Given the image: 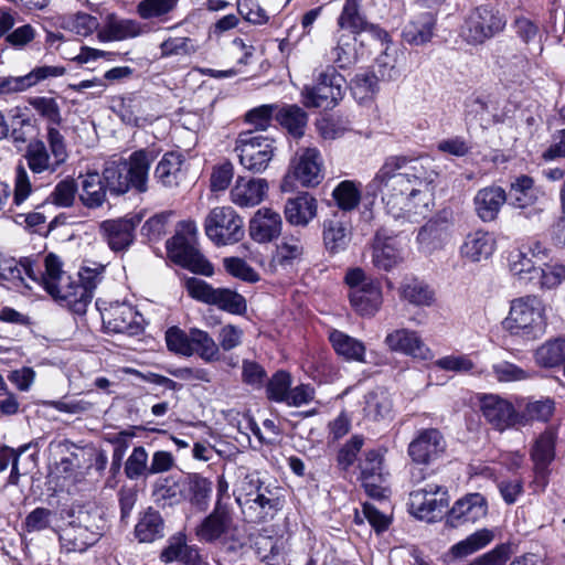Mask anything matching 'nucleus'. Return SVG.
Instances as JSON below:
<instances>
[{"mask_svg": "<svg viewBox=\"0 0 565 565\" xmlns=\"http://www.w3.org/2000/svg\"><path fill=\"white\" fill-rule=\"evenodd\" d=\"M437 178L430 157L393 154L384 159L366 189L381 196L395 218L425 215L433 204Z\"/></svg>", "mask_w": 565, "mask_h": 565, "instance_id": "obj_1", "label": "nucleus"}, {"mask_svg": "<svg viewBox=\"0 0 565 565\" xmlns=\"http://www.w3.org/2000/svg\"><path fill=\"white\" fill-rule=\"evenodd\" d=\"M103 270V266L94 269L85 267L79 273L81 281L77 282L62 269L61 259L51 253L44 258V273L39 286H42L54 300L82 315L86 312L93 299V291L100 280Z\"/></svg>", "mask_w": 565, "mask_h": 565, "instance_id": "obj_2", "label": "nucleus"}, {"mask_svg": "<svg viewBox=\"0 0 565 565\" xmlns=\"http://www.w3.org/2000/svg\"><path fill=\"white\" fill-rule=\"evenodd\" d=\"M153 160L151 151L141 149L132 152L126 160L107 161L102 175L108 191L116 195L125 194L130 189L139 193L146 192Z\"/></svg>", "mask_w": 565, "mask_h": 565, "instance_id": "obj_3", "label": "nucleus"}, {"mask_svg": "<svg viewBox=\"0 0 565 565\" xmlns=\"http://www.w3.org/2000/svg\"><path fill=\"white\" fill-rule=\"evenodd\" d=\"M545 305L537 296H524L512 300L502 327L513 337L526 341L541 338L546 330Z\"/></svg>", "mask_w": 565, "mask_h": 565, "instance_id": "obj_4", "label": "nucleus"}, {"mask_svg": "<svg viewBox=\"0 0 565 565\" xmlns=\"http://www.w3.org/2000/svg\"><path fill=\"white\" fill-rule=\"evenodd\" d=\"M204 231L214 245H233L245 235L244 220L232 206H216L206 215Z\"/></svg>", "mask_w": 565, "mask_h": 565, "instance_id": "obj_5", "label": "nucleus"}, {"mask_svg": "<svg viewBox=\"0 0 565 565\" xmlns=\"http://www.w3.org/2000/svg\"><path fill=\"white\" fill-rule=\"evenodd\" d=\"M234 150L245 169L260 173L274 157V139L252 130L242 131L236 138Z\"/></svg>", "mask_w": 565, "mask_h": 565, "instance_id": "obj_6", "label": "nucleus"}, {"mask_svg": "<svg viewBox=\"0 0 565 565\" xmlns=\"http://www.w3.org/2000/svg\"><path fill=\"white\" fill-rule=\"evenodd\" d=\"M504 26L505 20L498 10L489 4H481L468 13L461 35L470 44H481Z\"/></svg>", "mask_w": 565, "mask_h": 565, "instance_id": "obj_7", "label": "nucleus"}, {"mask_svg": "<svg viewBox=\"0 0 565 565\" xmlns=\"http://www.w3.org/2000/svg\"><path fill=\"white\" fill-rule=\"evenodd\" d=\"M449 502L446 488L426 483L409 493V510L418 519L434 522L441 518Z\"/></svg>", "mask_w": 565, "mask_h": 565, "instance_id": "obj_8", "label": "nucleus"}, {"mask_svg": "<svg viewBox=\"0 0 565 565\" xmlns=\"http://www.w3.org/2000/svg\"><path fill=\"white\" fill-rule=\"evenodd\" d=\"M189 295L202 302L217 306L220 309L231 313L239 315L246 310L244 297L227 288H213L199 278H189L185 281Z\"/></svg>", "mask_w": 565, "mask_h": 565, "instance_id": "obj_9", "label": "nucleus"}, {"mask_svg": "<svg viewBox=\"0 0 565 565\" xmlns=\"http://www.w3.org/2000/svg\"><path fill=\"white\" fill-rule=\"evenodd\" d=\"M345 78L341 73H321L319 82L305 86L301 95L306 107L332 108L342 98V84Z\"/></svg>", "mask_w": 565, "mask_h": 565, "instance_id": "obj_10", "label": "nucleus"}, {"mask_svg": "<svg viewBox=\"0 0 565 565\" xmlns=\"http://www.w3.org/2000/svg\"><path fill=\"white\" fill-rule=\"evenodd\" d=\"M170 259L189 270L204 276L213 275V266L196 248L195 243L183 234H175L167 242Z\"/></svg>", "mask_w": 565, "mask_h": 565, "instance_id": "obj_11", "label": "nucleus"}, {"mask_svg": "<svg viewBox=\"0 0 565 565\" xmlns=\"http://www.w3.org/2000/svg\"><path fill=\"white\" fill-rule=\"evenodd\" d=\"M107 332L137 335L142 331V316L129 303L114 302L102 311Z\"/></svg>", "mask_w": 565, "mask_h": 565, "instance_id": "obj_12", "label": "nucleus"}, {"mask_svg": "<svg viewBox=\"0 0 565 565\" xmlns=\"http://www.w3.org/2000/svg\"><path fill=\"white\" fill-rule=\"evenodd\" d=\"M480 409L487 422L499 431L523 424V416H520L509 401L499 395H482Z\"/></svg>", "mask_w": 565, "mask_h": 565, "instance_id": "obj_13", "label": "nucleus"}, {"mask_svg": "<svg viewBox=\"0 0 565 565\" xmlns=\"http://www.w3.org/2000/svg\"><path fill=\"white\" fill-rule=\"evenodd\" d=\"M446 440L436 428L420 429L408 445V456L418 465H430L446 451Z\"/></svg>", "mask_w": 565, "mask_h": 565, "instance_id": "obj_14", "label": "nucleus"}, {"mask_svg": "<svg viewBox=\"0 0 565 565\" xmlns=\"http://www.w3.org/2000/svg\"><path fill=\"white\" fill-rule=\"evenodd\" d=\"M248 483L255 487V497L247 498L245 501L241 497L236 498L239 505L249 504L250 509L257 511L259 520L273 519L274 515L282 509L284 499L278 488L264 486L256 475H250Z\"/></svg>", "mask_w": 565, "mask_h": 565, "instance_id": "obj_15", "label": "nucleus"}, {"mask_svg": "<svg viewBox=\"0 0 565 565\" xmlns=\"http://www.w3.org/2000/svg\"><path fill=\"white\" fill-rule=\"evenodd\" d=\"M140 222L139 215L106 220L100 223L99 233L113 252H124L132 244L136 227Z\"/></svg>", "mask_w": 565, "mask_h": 565, "instance_id": "obj_16", "label": "nucleus"}, {"mask_svg": "<svg viewBox=\"0 0 565 565\" xmlns=\"http://www.w3.org/2000/svg\"><path fill=\"white\" fill-rule=\"evenodd\" d=\"M290 172L303 186L318 185L323 179L319 150L311 147L298 149L291 162Z\"/></svg>", "mask_w": 565, "mask_h": 565, "instance_id": "obj_17", "label": "nucleus"}, {"mask_svg": "<svg viewBox=\"0 0 565 565\" xmlns=\"http://www.w3.org/2000/svg\"><path fill=\"white\" fill-rule=\"evenodd\" d=\"M338 25L356 35L362 32L370 33L384 45L388 42V33L380 26L370 23L361 13L359 0H345L342 11L338 18Z\"/></svg>", "mask_w": 565, "mask_h": 565, "instance_id": "obj_18", "label": "nucleus"}, {"mask_svg": "<svg viewBox=\"0 0 565 565\" xmlns=\"http://www.w3.org/2000/svg\"><path fill=\"white\" fill-rule=\"evenodd\" d=\"M233 525L231 508L217 497L213 511L196 526L195 534L200 541L214 542L227 534Z\"/></svg>", "mask_w": 565, "mask_h": 565, "instance_id": "obj_19", "label": "nucleus"}, {"mask_svg": "<svg viewBox=\"0 0 565 565\" xmlns=\"http://www.w3.org/2000/svg\"><path fill=\"white\" fill-rule=\"evenodd\" d=\"M352 238V225L345 213L334 212L323 220L322 239L327 252L331 255L347 249Z\"/></svg>", "mask_w": 565, "mask_h": 565, "instance_id": "obj_20", "label": "nucleus"}, {"mask_svg": "<svg viewBox=\"0 0 565 565\" xmlns=\"http://www.w3.org/2000/svg\"><path fill=\"white\" fill-rule=\"evenodd\" d=\"M147 32V25L137 20L108 14L97 32V38L100 42L127 41Z\"/></svg>", "mask_w": 565, "mask_h": 565, "instance_id": "obj_21", "label": "nucleus"}, {"mask_svg": "<svg viewBox=\"0 0 565 565\" xmlns=\"http://www.w3.org/2000/svg\"><path fill=\"white\" fill-rule=\"evenodd\" d=\"M488 513V504L480 493H469L457 500L447 514V524L458 527L466 523H475Z\"/></svg>", "mask_w": 565, "mask_h": 565, "instance_id": "obj_22", "label": "nucleus"}, {"mask_svg": "<svg viewBox=\"0 0 565 565\" xmlns=\"http://www.w3.org/2000/svg\"><path fill=\"white\" fill-rule=\"evenodd\" d=\"M282 230L280 214L271 207L258 209L248 223L250 238L259 244L270 243L278 238Z\"/></svg>", "mask_w": 565, "mask_h": 565, "instance_id": "obj_23", "label": "nucleus"}, {"mask_svg": "<svg viewBox=\"0 0 565 565\" xmlns=\"http://www.w3.org/2000/svg\"><path fill=\"white\" fill-rule=\"evenodd\" d=\"M385 343L390 350L416 359L428 360L433 356L431 351L418 333L408 329H398L390 332L385 338Z\"/></svg>", "mask_w": 565, "mask_h": 565, "instance_id": "obj_24", "label": "nucleus"}, {"mask_svg": "<svg viewBox=\"0 0 565 565\" xmlns=\"http://www.w3.org/2000/svg\"><path fill=\"white\" fill-rule=\"evenodd\" d=\"M268 192L265 179L238 177L231 190V201L241 207H253L260 204Z\"/></svg>", "mask_w": 565, "mask_h": 565, "instance_id": "obj_25", "label": "nucleus"}, {"mask_svg": "<svg viewBox=\"0 0 565 565\" xmlns=\"http://www.w3.org/2000/svg\"><path fill=\"white\" fill-rule=\"evenodd\" d=\"M508 201V193L498 185L480 189L475 198L473 205L478 217L482 222H493L498 218L503 204Z\"/></svg>", "mask_w": 565, "mask_h": 565, "instance_id": "obj_26", "label": "nucleus"}, {"mask_svg": "<svg viewBox=\"0 0 565 565\" xmlns=\"http://www.w3.org/2000/svg\"><path fill=\"white\" fill-rule=\"evenodd\" d=\"M495 249V239L483 230H477L466 235L460 255L470 263H480L491 257Z\"/></svg>", "mask_w": 565, "mask_h": 565, "instance_id": "obj_27", "label": "nucleus"}, {"mask_svg": "<svg viewBox=\"0 0 565 565\" xmlns=\"http://www.w3.org/2000/svg\"><path fill=\"white\" fill-rule=\"evenodd\" d=\"M318 213V202L309 193L289 198L285 203L286 221L294 226L306 227Z\"/></svg>", "mask_w": 565, "mask_h": 565, "instance_id": "obj_28", "label": "nucleus"}, {"mask_svg": "<svg viewBox=\"0 0 565 565\" xmlns=\"http://www.w3.org/2000/svg\"><path fill=\"white\" fill-rule=\"evenodd\" d=\"M404 259L401 244L394 237H383L381 233L375 236L372 263L380 270L388 271Z\"/></svg>", "mask_w": 565, "mask_h": 565, "instance_id": "obj_29", "label": "nucleus"}, {"mask_svg": "<svg viewBox=\"0 0 565 565\" xmlns=\"http://www.w3.org/2000/svg\"><path fill=\"white\" fill-rule=\"evenodd\" d=\"M43 273L41 266L30 258H23L20 263L13 258L0 259V277L6 280L24 282L26 276L33 284L40 285Z\"/></svg>", "mask_w": 565, "mask_h": 565, "instance_id": "obj_30", "label": "nucleus"}, {"mask_svg": "<svg viewBox=\"0 0 565 565\" xmlns=\"http://www.w3.org/2000/svg\"><path fill=\"white\" fill-rule=\"evenodd\" d=\"M81 192L78 194L81 202L88 209H98L106 202V191L108 190L103 175L97 172H88L79 177Z\"/></svg>", "mask_w": 565, "mask_h": 565, "instance_id": "obj_31", "label": "nucleus"}, {"mask_svg": "<svg viewBox=\"0 0 565 565\" xmlns=\"http://www.w3.org/2000/svg\"><path fill=\"white\" fill-rule=\"evenodd\" d=\"M183 478L184 484L182 487L184 491V500L189 501L199 510L204 511L209 505L212 493V481L198 473H189Z\"/></svg>", "mask_w": 565, "mask_h": 565, "instance_id": "obj_32", "label": "nucleus"}, {"mask_svg": "<svg viewBox=\"0 0 565 565\" xmlns=\"http://www.w3.org/2000/svg\"><path fill=\"white\" fill-rule=\"evenodd\" d=\"M184 160L181 153H166L154 169V178L163 186L173 188L179 184L183 178Z\"/></svg>", "mask_w": 565, "mask_h": 565, "instance_id": "obj_33", "label": "nucleus"}, {"mask_svg": "<svg viewBox=\"0 0 565 565\" xmlns=\"http://www.w3.org/2000/svg\"><path fill=\"white\" fill-rule=\"evenodd\" d=\"M287 541L282 536L258 535L254 550L259 561L267 565H279L284 562Z\"/></svg>", "mask_w": 565, "mask_h": 565, "instance_id": "obj_34", "label": "nucleus"}, {"mask_svg": "<svg viewBox=\"0 0 565 565\" xmlns=\"http://www.w3.org/2000/svg\"><path fill=\"white\" fill-rule=\"evenodd\" d=\"M556 433L548 428L535 440L531 449V458L537 473L544 475L555 457Z\"/></svg>", "mask_w": 565, "mask_h": 565, "instance_id": "obj_35", "label": "nucleus"}, {"mask_svg": "<svg viewBox=\"0 0 565 565\" xmlns=\"http://www.w3.org/2000/svg\"><path fill=\"white\" fill-rule=\"evenodd\" d=\"M98 542L95 535L74 523H70L60 534L61 548L65 553H84Z\"/></svg>", "mask_w": 565, "mask_h": 565, "instance_id": "obj_36", "label": "nucleus"}, {"mask_svg": "<svg viewBox=\"0 0 565 565\" xmlns=\"http://www.w3.org/2000/svg\"><path fill=\"white\" fill-rule=\"evenodd\" d=\"M352 307L363 316L374 315L382 302V291L379 284H369L361 289L350 290Z\"/></svg>", "mask_w": 565, "mask_h": 565, "instance_id": "obj_37", "label": "nucleus"}, {"mask_svg": "<svg viewBox=\"0 0 565 565\" xmlns=\"http://www.w3.org/2000/svg\"><path fill=\"white\" fill-rule=\"evenodd\" d=\"M508 195L509 205L514 210L543 198L541 191L534 186V180L525 174L516 177L511 182Z\"/></svg>", "mask_w": 565, "mask_h": 565, "instance_id": "obj_38", "label": "nucleus"}, {"mask_svg": "<svg viewBox=\"0 0 565 565\" xmlns=\"http://www.w3.org/2000/svg\"><path fill=\"white\" fill-rule=\"evenodd\" d=\"M305 245L300 234L285 235L276 246L274 262L286 268L302 259Z\"/></svg>", "mask_w": 565, "mask_h": 565, "instance_id": "obj_39", "label": "nucleus"}, {"mask_svg": "<svg viewBox=\"0 0 565 565\" xmlns=\"http://www.w3.org/2000/svg\"><path fill=\"white\" fill-rule=\"evenodd\" d=\"M448 239V227L445 222L438 220L428 221L417 234V242L427 253L441 248Z\"/></svg>", "mask_w": 565, "mask_h": 565, "instance_id": "obj_40", "label": "nucleus"}, {"mask_svg": "<svg viewBox=\"0 0 565 565\" xmlns=\"http://www.w3.org/2000/svg\"><path fill=\"white\" fill-rule=\"evenodd\" d=\"M164 522L160 513L149 508L139 519L135 527L139 542L151 543L163 536Z\"/></svg>", "mask_w": 565, "mask_h": 565, "instance_id": "obj_41", "label": "nucleus"}, {"mask_svg": "<svg viewBox=\"0 0 565 565\" xmlns=\"http://www.w3.org/2000/svg\"><path fill=\"white\" fill-rule=\"evenodd\" d=\"M436 24L434 15L425 12L409 22L403 30V39L413 45H422L430 41Z\"/></svg>", "mask_w": 565, "mask_h": 565, "instance_id": "obj_42", "label": "nucleus"}, {"mask_svg": "<svg viewBox=\"0 0 565 565\" xmlns=\"http://www.w3.org/2000/svg\"><path fill=\"white\" fill-rule=\"evenodd\" d=\"M75 525L89 531L92 535H95L98 540L103 535L107 521L105 519L104 510L95 504H87L82 507L72 521Z\"/></svg>", "mask_w": 565, "mask_h": 565, "instance_id": "obj_43", "label": "nucleus"}, {"mask_svg": "<svg viewBox=\"0 0 565 565\" xmlns=\"http://www.w3.org/2000/svg\"><path fill=\"white\" fill-rule=\"evenodd\" d=\"M334 351L348 361H363L365 353L364 344L339 330H332L329 335Z\"/></svg>", "mask_w": 565, "mask_h": 565, "instance_id": "obj_44", "label": "nucleus"}, {"mask_svg": "<svg viewBox=\"0 0 565 565\" xmlns=\"http://www.w3.org/2000/svg\"><path fill=\"white\" fill-rule=\"evenodd\" d=\"M533 278L532 285L539 289L543 291L554 290L565 281V264L561 262L545 263L537 268Z\"/></svg>", "mask_w": 565, "mask_h": 565, "instance_id": "obj_45", "label": "nucleus"}, {"mask_svg": "<svg viewBox=\"0 0 565 565\" xmlns=\"http://www.w3.org/2000/svg\"><path fill=\"white\" fill-rule=\"evenodd\" d=\"M399 295L414 306H431L435 301L434 290L416 278L405 280L399 288Z\"/></svg>", "mask_w": 565, "mask_h": 565, "instance_id": "obj_46", "label": "nucleus"}, {"mask_svg": "<svg viewBox=\"0 0 565 565\" xmlns=\"http://www.w3.org/2000/svg\"><path fill=\"white\" fill-rule=\"evenodd\" d=\"M494 539V533L492 530L482 529L479 530L465 540L456 543L449 550V554L454 558H462L470 554L476 553L477 551L486 547L490 544Z\"/></svg>", "mask_w": 565, "mask_h": 565, "instance_id": "obj_47", "label": "nucleus"}, {"mask_svg": "<svg viewBox=\"0 0 565 565\" xmlns=\"http://www.w3.org/2000/svg\"><path fill=\"white\" fill-rule=\"evenodd\" d=\"M534 360L542 367H555L565 361V339L556 338L540 345L534 352Z\"/></svg>", "mask_w": 565, "mask_h": 565, "instance_id": "obj_48", "label": "nucleus"}, {"mask_svg": "<svg viewBox=\"0 0 565 565\" xmlns=\"http://www.w3.org/2000/svg\"><path fill=\"white\" fill-rule=\"evenodd\" d=\"M190 342L194 354H198L203 361L212 363L221 359L218 344L206 331L191 328Z\"/></svg>", "mask_w": 565, "mask_h": 565, "instance_id": "obj_49", "label": "nucleus"}, {"mask_svg": "<svg viewBox=\"0 0 565 565\" xmlns=\"http://www.w3.org/2000/svg\"><path fill=\"white\" fill-rule=\"evenodd\" d=\"M392 407L391 395L383 388H376L365 396L364 412L373 420L387 418L392 413Z\"/></svg>", "mask_w": 565, "mask_h": 565, "instance_id": "obj_50", "label": "nucleus"}, {"mask_svg": "<svg viewBox=\"0 0 565 565\" xmlns=\"http://www.w3.org/2000/svg\"><path fill=\"white\" fill-rule=\"evenodd\" d=\"M28 167L33 173L55 172L58 168L47 153L42 141L29 143L25 152Z\"/></svg>", "mask_w": 565, "mask_h": 565, "instance_id": "obj_51", "label": "nucleus"}, {"mask_svg": "<svg viewBox=\"0 0 565 565\" xmlns=\"http://www.w3.org/2000/svg\"><path fill=\"white\" fill-rule=\"evenodd\" d=\"M184 478L168 477L156 484L153 494L157 501H164L170 505L184 501Z\"/></svg>", "mask_w": 565, "mask_h": 565, "instance_id": "obj_52", "label": "nucleus"}, {"mask_svg": "<svg viewBox=\"0 0 565 565\" xmlns=\"http://www.w3.org/2000/svg\"><path fill=\"white\" fill-rule=\"evenodd\" d=\"M332 198L337 206L344 213L358 207L361 201V192L353 181L345 180L333 189Z\"/></svg>", "mask_w": 565, "mask_h": 565, "instance_id": "obj_53", "label": "nucleus"}, {"mask_svg": "<svg viewBox=\"0 0 565 565\" xmlns=\"http://www.w3.org/2000/svg\"><path fill=\"white\" fill-rule=\"evenodd\" d=\"M350 90L359 103L372 98L379 88V78L375 73H355L350 78Z\"/></svg>", "mask_w": 565, "mask_h": 565, "instance_id": "obj_54", "label": "nucleus"}, {"mask_svg": "<svg viewBox=\"0 0 565 565\" xmlns=\"http://www.w3.org/2000/svg\"><path fill=\"white\" fill-rule=\"evenodd\" d=\"M509 267L514 276L526 284H533V275L537 271L527 253L521 249L512 250L509 255Z\"/></svg>", "mask_w": 565, "mask_h": 565, "instance_id": "obj_55", "label": "nucleus"}, {"mask_svg": "<svg viewBox=\"0 0 565 565\" xmlns=\"http://www.w3.org/2000/svg\"><path fill=\"white\" fill-rule=\"evenodd\" d=\"M49 73H26L22 76L0 77V94L23 92L46 78Z\"/></svg>", "mask_w": 565, "mask_h": 565, "instance_id": "obj_56", "label": "nucleus"}, {"mask_svg": "<svg viewBox=\"0 0 565 565\" xmlns=\"http://www.w3.org/2000/svg\"><path fill=\"white\" fill-rule=\"evenodd\" d=\"M277 118L279 122L295 137L303 135L307 124V114L298 106H288L279 110Z\"/></svg>", "mask_w": 565, "mask_h": 565, "instance_id": "obj_57", "label": "nucleus"}, {"mask_svg": "<svg viewBox=\"0 0 565 565\" xmlns=\"http://www.w3.org/2000/svg\"><path fill=\"white\" fill-rule=\"evenodd\" d=\"M62 26L79 36H87L99 30L97 18L87 13H76L63 19Z\"/></svg>", "mask_w": 565, "mask_h": 565, "instance_id": "obj_58", "label": "nucleus"}, {"mask_svg": "<svg viewBox=\"0 0 565 565\" xmlns=\"http://www.w3.org/2000/svg\"><path fill=\"white\" fill-rule=\"evenodd\" d=\"M143 104L145 102L140 97L124 99L119 111L121 120L132 126L142 125L149 118L143 109Z\"/></svg>", "mask_w": 565, "mask_h": 565, "instance_id": "obj_59", "label": "nucleus"}, {"mask_svg": "<svg viewBox=\"0 0 565 565\" xmlns=\"http://www.w3.org/2000/svg\"><path fill=\"white\" fill-rule=\"evenodd\" d=\"M126 477L137 480L142 476H149L148 454L141 446L135 447L125 463Z\"/></svg>", "mask_w": 565, "mask_h": 565, "instance_id": "obj_60", "label": "nucleus"}, {"mask_svg": "<svg viewBox=\"0 0 565 565\" xmlns=\"http://www.w3.org/2000/svg\"><path fill=\"white\" fill-rule=\"evenodd\" d=\"M291 386V376L285 371L276 372L267 382L266 394L268 399L284 403Z\"/></svg>", "mask_w": 565, "mask_h": 565, "instance_id": "obj_61", "label": "nucleus"}, {"mask_svg": "<svg viewBox=\"0 0 565 565\" xmlns=\"http://www.w3.org/2000/svg\"><path fill=\"white\" fill-rule=\"evenodd\" d=\"M179 0H142L137 6V12L142 19L160 18L172 12Z\"/></svg>", "mask_w": 565, "mask_h": 565, "instance_id": "obj_62", "label": "nucleus"}, {"mask_svg": "<svg viewBox=\"0 0 565 565\" xmlns=\"http://www.w3.org/2000/svg\"><path fill=\"white\" fill-rule=\"evenodd\" d=\"M166 342L168 349L177 354L184 356H192L194 354L190 342V331L184 332L177 327H172L166 332Z\"/></svg>", "mask_w": 565, "mask_h": 565, "instance_id": "obj_63", "label": "nucleus"}, {"mask_svg": "<svg viewBox=\"0 0 565 565\" xmlns=\"http://www.w3.org/2000/svg\"><path fill=\"white\" fill-rule=\"evenodd\" d=\"M78 185L74 179H65L58 182L50 195L51 201L58 206L70 207L73 205Z\"/></svg>", "mask_w": 565, "mask_h": 565, "instance_id": "obj_64", "label": "nucleus"}]
</instances>
